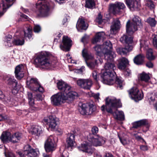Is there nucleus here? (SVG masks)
<instances>
[{"mask_svg":"<svg viewBox=\"0 0 157 157\" xmlns=\"http://www.w3.org/2000/svg\"><path fill=\"white\" fill-rule=\"evenodd\" d=\"M144 56L143 54H140L135 57L133 59L134 62L137 65L142 64L144 62Z\"/></svg>","mask_w":157,"mask_h":157,"instance_id":"nucleus-29","label":"nucleus"},{"mask_svg":"<svg viewBox=\"0 0 157 157\" xmlns=\"http://www.w3.org/2000/svg\"><path fill=\"white\" fill-rule=\"evenodd\" d=\"M4 154L6 157H10L9 149L5 146Z\"/></svg>","mask_w":157,"mask_h":157,"instance_id":"nucleus-55","label":"nucleus"},{"mask_svg":"<svg viewBox=\"0 0 157 157\" xmlns=\"http://www.w3.org/2000/svg\"><path fill=\"white\" fill-rule=\"evenodd\" d=\"M17 82L14 77H10V86H12V92L14 95L16 94L18 92V90L17 87Z\"/></svg>","mask_w":157,"mask_h":157,"instance_id":"nucleus-26","label":"nucleus"},{"mask_svg":"<svg viewBox=\"0 0 157 157\" xmlns=\"http://www.w3.org/2000/svg\"><path fill=\"white\" fill-rule=\"evenodd\" d=\"M21 133L17 132L10 136V141L13 143L18 142L22 137Z\"/></svg>","mask_w":157,"mask_h":157,"instance_id":"nucleus-32","label":"nucleus"},{"mask_svg":"<svg viewBox=\"0 0 157 157\" xmlns=\"http://www.w3.org/2000/svg\"><path fill=\"white\" fill-rule=\"evenodd\" d=\"M35 63L43 69L54 67L57 63L56 60L52 59V55L48 52H41L35 59Z\"/></svg>","mask_w":157,"mask_h":157,"instance_id":"nucleus-1","label":"nucleus"},{"mask_svg":"<svg viewBox=\"0 0 157 157\" xmlns=\"http://www.w3.org/2000/svg\"><path fill=\"white\" fill-rule=\"evenodd\" d=\"M37 80V79L35 78H31L29 80H27L26 84L28 88L30 89H36L34 88L33 85L36 84Z\"/></svg>","mask_w":157,"mask_h":157,"instance_id":"nucleus-34","label":"nucleus"},{"mask_svg":"<svg viewBox=\"0 0 157 157\" xmlns=\"http://www.w3.org/2000/svg\"><path fill=\"white\" fill-rule=\"evenodd\" d=\"M36 83V84L35 85L34 84L33 85V87L34 88H35L36 89H30L31 90L36 91H37V88L38 87V86H39V85L40 84L38 80L37 81Z\"/></svg>","mask_w":157,"mask_h":157,"instance_id":"nucleus-60","label":"nucleus"},{"mask_svg":"<svg viewBox=\"0 0 157 157\" xmlns=\"http://www.w3.org/2000/svg\"><path fill=\"white\" fill-rule=\"evenodd\" d=\"M41 30L40 26L39 25H35L34 27L33 30L35 33H38Z\"/></svg>","mask_w":157,"mask_h":157,"instance_id":"nucleus-51","label":"nucleus"},{"mask_svg":"<svg viewBox=\"0 0 157 157\" xmlns=\"http://www.w3.org/2000/svg\"><path fill=\"white\" fill-rule=\"evenodd\" d=\"M88 36L85 35L83 36L81 40V41L84 43L87 42Z\"/></svg>","mask_w":157,"mask_h":157,"instance_id":"nucleus-61","label":"nucleus"},{"mask_svg":"<svg viewBox=\"0 0 157 157\" xmlns=\"http://www.w3.org/2000/svg\"><path fill=\"white\" fill-rule=\"evenodd\" d=\"M137 25L133 24L128 20L126 24V30L127 33L130 35L132 34L133 33L137 30Z\"/></svg>","mask_w":157,"mask_h":157,"instance_id":"nucleus-19","label":"nucleus"},{"mask_svg":"<svg viewBox=\"0 0 157 157\" xmlns=\"http://www.w3.org/2000/svg\"><path fill=\"white\" fill-rule=\"evenodd\" d=\"M82 55L85 61L89 59L93 60L94 59L93 56L88 52L87 49L86 48H84L82 50Z\"/></svg>","mask_w":157,"mask_h":157,"instance_id":"nucleus-30","label":"nucleus"},{"mask_svg":"<svg viewBox=\"0 0 157 157\" xmlns=\"http://www.w3.org/2000/svg\"><path fill=\"white\" fill-rule=\"evenodd\" d=\"M35 98L37 100L40 101L42 100L43 98L42 97L41 94H36L35 96Z\"/></svg>","mask_w":157,"mask_h":157,"instance_id":"nucleus-54","label":"nucleus"},{"mask_svg":"<svg viewBox=\"0 0 157 157\" xmlns=\"http://www.w3.org/2000/svg\"><path fill=\"white\" fill-rule=\"evenodd\" d=\"M24 66L22 64L17 66L15 69L14 73L15 77L19 80H21L24 76Z\"/></svg>","mask_w":157,"mask_h":157,"instance_id":"nucleus-18","label":"nucleus"},{"mask_svg":"<svg viewBox=\"0 0 157 157\" xmlns=\"http://www.w3.org/2000/svg\"><path fill=\"white\" fill-rule=\"evenodd\" d=\"M10 38L9 36H6L5 39V43L6 46H9L10 43Z\"/></svg>","mask_w":157,"mask_h":157,"instance_id":"nucleus-59","label":"nucleus"},{"mask_svg":"<svg viewBox=\"0 0 157 157\" xmlns=\"http://www.w3.org/2000/svg\"><path fill=\"white\" fill-rule=\"evenodd\" d=\"M86 7L89 8H92L95 6V3L94 0H85Z\"/></svg>","mask_w":157,"mask_h":157,"instance_id":"nucleus-42","label":"nucleus"},{"mask_svg":"<svg viewBox=\"0 0 157 157\" xmlns=\"http://www.w3.org/2000/svg\"><path fill=\"white\" fill-rule=\"evenodd\" d=\"M36 7L39 10L40 15L42 16H47L49 10V0H40L36 4Z\"/></svg>","mask_w":157,"mask_h":157,"instance_id":"nucleus-8","label":"nucleus"},{"mask_svg":"<svg viewBox=\"0 0 157 157\" xmlns=\"http://www.w3.org/2000/svg\"><path fill=\"white\" fill-rule=\"evenodd\" d=\"M116 82L117 84V87H119L120 89L123 88V81L119 78H117Z\"/></svg>","mask_w":157,"mask_h":157,"instance_id":"nucleus-46","label":"nucleus"},{"mask_svg":"<svg viewBox=\"0 0 157 157\" xmlns=\"http://www.w3.org/2000/svg\"><path fill=\"white\" fill-rule=\"evenodd\" d=\"M67 95V96H66L65 94L59 92L53 95L51 98L52 103L55 105H59L65 102L69 103L77 96L78 94L72 91L69 92Z\"/></svg>","mask_w":157,"mask_h":157,"instance_id":"nucleus-2","label":"nucleus"},{"mask_svg":"<svg viewBox=\"0 0 157 157\" xmlns=\"http://www.w3.org/2000/svg\"><path fill=\"white\" fill-rule=\"evenodd\" d=\"M146 66L149 68H152L153 67V64L151 62H148L146 64Z\"/></svg>","mask_w":157,"mask_h":157,"instance_id":"nucleus-63","label":"nucleus"},{"mask_svg":"<svg viewBox=\"0 0 157 157\" xmlns=\"http://www.w3.org/2000/svg\"><path fill=\"white\" fill-rule=\"evenodd\" d=\"M88 26V24L85 23L82 18H79L78 19L76 25V28L78 31L82 32L83 30H86Z\"/></svg>","mask_w":157,"mask_h":157,"instance_id":"nucleus-21","label":"nucleus"},{"mask_svg":"<svg viewBox=\"0 0 157 157\" xmlns=\"http://www.w3.org/2000/svg\"><path fill=\"white\" fill-rule=\"evenodd\" d=\"M57 87L58 89L61 91V92L65 94V95L67 96V94L70 91L71 86L64 82L62 81H59L57 83Z\"/></svg>","mask_w":157,"mask_h":157,"instance_id":"nucleus-16","label":"nucleus"},{"mask_svg":"<svg viewBox=\"0 0 157 157\" xmlns=\"http://www.w3.org/2000/svg\"><path fill=\"white\" fill-rule=\"evenodd\" d=\"M98 59H95L94 60V62L93 61L88 62L87 60L85 61L87 66L90 69H93L95 68L96 67H98L99 62L101 64L102 63V60L100 58V56L97 57Z\"/></svg>","mask_w":157,"mask_h":157,"instance_id":"nucleus-24","label":"nucleus"},{"mask_svg":"<svg viewBox=\"0 0 157 157\" xmlns=\"http://www.w3.org/2000/svg\"><path fill=\"white\" fill-rule=\"evenodd\" d=\"M148 124L147 120H142L134 122L133 124V127L135 128H137L142 126L147 125Z\"/></svg>","mask_w":157,"mask_h":157,"instance_id":"nucleus-33","label":"nucleus"},{"mask_svg":"<svg viewBox=\"0 0 157 157\" xmlns=\"http://www.w3.org/2000/svg\"><path fill=\"white\" fill-rule=\"evenodd\" d=\"M103 49L102 50L105 59L108 61H112L113 59L116 56L114 52L112 51V44L109 40L105 42L102 45Z\"/></svg>","mask_w":157,"mask_h":157,"instance_id":"nucleus-6","label":"nucleus"},{"mask_svg":"<svg viewBox=\"0 0 157 157\" xmlns=\"http://www.w3.org/2000/svg\"><path fill=\"white\" fill-rule=\"evenodd\" d=\"M122 43H125V47L118 48L117 49L118 53L121 55L126 54L128 52L132 50V47L131 44L132 42V38L130 36L124 35L120 39Z\"/></svg>","mask_w":157,"mask_h":157,"instance_id":"nucleus-4","label":"nucleus"},{"mask_svg":"<svg viewBox=\"0 0 157 157\" xmlns=\"http://www.w3.org/2000/svg\"><path fill=\"white\" fill-rule=\"evenodd\" d=\"M98 127L95 126H94L91 129V132H92L91 134L93 135H95L98 132Z\"/></svg>","mask_w":157,"mask_h":157,"instance_id":"nucleus-53","label":"nucleus"},{"mask_svg":"<svg viewBox=\"0 0 157 157\" xmlns=\"http://www.w3.org/2000/svg\"><path fill=\"white\" fill-rule=\"evenodd\" d=\"M118 137L122 144L125 145L129 143L128 136L124 133L121 132L118 134Z\"/></svg>","mask_w":157,"mask_h":157,"instance_id":"nucleus-28","label":"nucleus"},{"mask_svg":"<svg viewBox=\"0 0 157 157\" xmlns=\"http://www.w3.org/2000/svg\"><path fill=\"white\" fill-rule=\"evenodd\" d=\"M132 22L140 28L142 27L143 25L141 22V19L138 16H135L132 20Z\"/></svg>","mask_w":157,"mask_h":157,"instance_id":"nucleus-37","label":"nucleus"},{"mask_svg":"<svg viewBox=\"0 0 157 157\" xmlns=\"http://www.w3.org/2000/svg\"><path fill=\"white\" fill-rule=\"evenodd\" d=\"M127 5L130 9L132 11L137 10L140 6V2L135 0L133 2H131L129 3H126Z\"/></svg>","mask_w":157,"mask_h":157,"instance_id":"nucleus-27","label":"nucleus"},{"mask_svg":"<svg viewBox=\"0 0 157 157\" xmlns=\"http://www.w3.org/2000/svg\"><path fill=\"white\" fill-rule=\"evenodd\" d=\"M124 74L126 77L130 76L131 75V71L129 69H127L124 71Z\"/></svg>","mask_w":157,"mask_h":157,"instance_id":"nucleus-52","label":"nucleus"},{"mask_svg":"<svg viewBox=\"0 0 157 157\" xmlns=\"http://www.w3.org/2000/svg\"><path fill=\"white\" fill-rule=\"evenodd\" d=\"M120 27L121 23L119 20L117 18L114 20L111 26L110 30L111 33V34L115 33L116 31L119 29Z\"/></svg>","mask_w":157,"mask_h":157,"instance_id":"nucleus-22","label":"nucleus"},{"mask_svg":"<svg viewBox=\"0 0 157 157\" xmlns=\"http://www.w3.org/2000/svg\"><path fill=\"white\" fill-rule=\"evenodd\" d=\"M37 91L42 93L44 91L43 87L41 86L40 84L39 85V86L37 88Z\"/></svg>","mask_w":157,"mask_h":157,"instance_id":"nucleus-62","label":"nucleus"},{"mask_svg":"<svg viewBox=\"0 0 157 157\" xmlns=\"http://www.w3.org/2000/svg\"><path fill=\"white\" fill-rule=\"evenodd\" d=\"M115 116H114L115 118L117 120L123 121L124 119V113L122 111H116L115 113Z\"/></svg>","mask_w":157,"mask_h":157,"instance_id":"nucleus-38","label":"nucleus"},{"mask_svg":"<svg viewBox=\"0 0 157 157\" xmlns=\"http://www.w3.org/2000/svg\"><path fill=\"white\" fill-rule=\"evenodd\" d=\"M78 148L79 150L89 154H92L93 153V150L88 149L87 145L85 144H82L81 147H78Z\"/></svg>","mask_w":157,"mask_h":157,"instance_id":"nucleus-39","label":"nucleus"},{"mask_svg":"<svg viewBox=\"0 0 157 157\" xmlns=\"http://www.w3.org/2000/svg\"><path fill=\"white\" fill-rule=\"evenodd\" d=\"M26 30H24V36L25 37H28L29 40H31L33 39V38L32 37L31 29L28 26L26 27Z\"/></svg>","mask_w":157,"mask_h":157,"instance_id":"nucleus-40","label":"nucleus"},{"mask_svg":"<svg viewBox=\"0 0 157 157\" xmlns=\"http://www.w3.org/2000/svg\"><path fill=\"white\" fill-rule=\"evenodd\" d=\"M0 99H4L6 101L7 99V98L3 94L2 92L0 90Z\"/></svg>","mask_w":157,"mask_h":157,"instance_id":"nucleus-58","label":"nucleus"},{"mask_svg":"<svg viewBox=\"0 0 157 157\" xmlns=\"http://www.w3.org/2000/svg\"><path fill=\"white\" fill-rule=\"evenodd\" d=\"M128 60L125 58H122L120 59L118 65V67L119 69L120 70L124 69L127 64H128Z\"/></svg>","mask_w":157,"mask_h":157,"instance_id":"nucleus-31","label":"nucleus"},{"mask_svg":"<svg viewBox=\"0 0 157 157\" xmlns=\"http://www.w3.org/2000/svg\"><path fill=\"white\" fill-rule=\"evenodd\" d=\"M89 142L88 145L97 147L100 146L104 144L105 141L104 138L98 135H94L90 133L87 136Z\"/></svg>","mask_w":157,"mask_h":157,"instance_id":"nucleus-7","label":"nucleus"},{"mask_svg":"<svg viewBox=\"0 0 157 157\" xmlns=\"http://www.w3.org/2000/svg\"><path fill=\"white\" fill-rule=\"evenodd\" d=\"M77 131L78 133L79 132L77 130H75L73 131V133H69L67 136L66 142L67 144V147H72L74 145V143L75 142L74 138L75 136H76L78 134L76 133Z\"/></svg>","mask_w":157,"mask_h":157,"instance_id":"nucleus-20","label":"nucleus"},{"mask_svg":"<svg viewBox=\"0 0 157 157\" xmlns=\"http://www.w3.org/2000/svg\"><path fill=\"white\" fill-rule=\"evenodd\" d=\"M71 42L72 40L70 38L67 36H63L62 40L63 45L61 44L60 48L63 51H69L72 46Z\"/></svg>","mask_w":157,"mask_h":157,"instance_id":"nucleus-14","label":"nucleus"},{"mask_svg":"<svg viewBox=\"0 0 157 157\" xmlns=\"http://www.w3.org/2000/svg\"><path fill=\"white\" fill-rule=\"evenodd\" d=\"M125 6L123 3L116 2L114 3L110 4L109 10L110 13L113 14L119 13L121 10L125 8Z\"/></svg>","mask_w":157,"mask_h":157,"instance_id":"nucleus-11","label":"nucleus"},{"mask_svg":"<svg viewBox=\"0 0 157 157\" xmlns=\"http://www.w3.org/2000/svg\"><path fill=\"white\" fill-rule=\"evenodd\" d=\"M92 76L94 79L95 81H98V73L96 70H94L93 71L92 73Z\"/></svg>","mask_w":157,"mask_h":157,"instance_id":"nucleus-50","label":"nucleus"},{"mask_svg":"<svg viewBox=\"0 0 157 157\" xmlns=\"http://www.w3.org/2000/svg\"><path fill=\"white\" fill-rule=\"evenodd\" d=\"M24 153L28 157H36L39 152L37 149H33L31 148L30 145L27 144L24 147Z\"/></svg>","mask_w":157,"mask_h":157,"instance_id":"nucleus-17","label":"nucleus"},{"mask_svg":"<svg viewBox=\"0 0 157 157\" xmlns=\"http://www.w3.org/2000/svg\"><path fill=\"white\" fill-rule=\"evenodd\" d=\"M146 57L150 60L155 59V56L153 54V51L150 48L147 50L146 53Z\"/></svg>","mask_w":157,"mask_h":157,"instance_id":"nucleus-41","label":"nucleus"},{"mask_svg":"<svg viewBox=\"0 0 157 157\" xmlns=\"http://www.w3.org/2000/svg\"><path fill=\"white\" fill-rule=\"evenodd\" d=\"M0 99H4L6 101L7 99V98L3 94L2 92L0 90Z\"/></svg>","mask_w":157,"mask_h":157,"instance_id":"nucleus-57","label":"nucleus"},{"mask_svg":"<svg viewBox=\"0 0 157 157\" xmlns=\"http://www.w3.org/2000/svg\"><path fill=\"white\" fill-rule=\"evenodd\" d=\"M56 144L52 136L48 137L45 141L44 148L47 152L52 151L56 149Z\"/></svg>","mask_w":157,"mask_h":157,"instance_id":"nucleus-12","label":"nucleus"},{"mask_svg":"<svg viewBox=\"0 0 157 157\" xmlns=\"http://www.w3.org/2000/svg\"><path fill=\"white\" fill-rule=\"evenodd\" d=\"M0 139L4 144H7L10 141V132L5 131L2 132L0 136Z\"/></svg>","mask_w":157,"mask_h":157,"instance_id":"nucleus-25","label":"nucleus"},{"mask_svg":"<svg viewBox=\"0 0 157 157\" xmlns=\"http://www.w3.org/2000/svg\"><path fill=\"white\" fill-rule=\"evenodd\" d=\"M58 119L53 116H49L48 117L45 118L43 119L44 123L48 124L50 128L52 129L55 128L57 125Z\"/></svg>","mask_w":157,"mask_h":157,"instance_id":"nucleus-15","label":"nucleus"},{"mask_svg":"<svg viewBox=\"0 0 157 157\" xmlns=\"http://www.w3.org/2000/svg\"><path fill=\"white\" fill-rule=\"evenodd\" d=\"M105 105H103L101 107V110L103 112L106 110L108 113L112 114L113 113L112 109L111 108L108 107H119L121 106V103L120 100H117L115 98H107L105 99Z\"/></svg>","mask_w":157,"mask_h":157,"instance_id":"nucleus-5","label":"nucleus"},{"mask_svg":"<svg viewBox=\"0 0 157 157\" xmlns=\"http://www.w3.org/2000/svg\"><path fill=\"white\" fill-rule=\"evenodd\" d=\"M95 21L99 24H101L103 22V20L102 19V16L100 13L98 14V17H97L95 20Z\"/></svg>","mask_w":157,"mask_h":157,"instance_id":"nucleus-48","label":"nucleus"},{"mask_svg":"<svg viewBox=\"0 0 157 157\" xmlns=\"http://www.w3.org/2000/svg\"><path fill=\"white\" fill-rule=\"evenodd\" d=\"M44 131V128L41 126L35 125L32 127L30 132L32 135L39 136L43 133Z\"/></svg>","mask_w":157,"mask_h":157,"instance_id":"nucleus-23","label":"nucleus"},{"mask_svg":"<svg viewBox=\"0 0 157 157\" xmlns=\"http://www.w3.org/2000/svg\"><path fill=\"white\" fill-rule=\"evenodd\" d=\"M102 45H97L94 47L95 51L96 52L97 54L98 55H101V53H102V50L103 49Z\"/></svg>","mask_w":157,"mask_h":157,"instance_id":"nucleus-43","label":"nucleus"},{"mask_svg":"<svg viewBox=\"0 0 157 157\" xmlns=\"http://www.w3.org/2000/svg\"><path fill=\"white\" fill-rule=\"evenodd\" d=\"M96 109V106L93 104L88 105L85 104H82L79 108L80 113L83 115H89L92 114Z\"/></svg>","mask_w":157,"mask_h":157,"instance_id":"nucleus-9","label":"nucleus"},{"mask_svg":"<svg viewBox=\"0 0 157 157\" xmlns=\"http://www.w3.org/2000/svg\"><path fill=\"white\" fill-rule=\"evenodd\" d=\"M146 5L147 6L151 9H152L154 7V5L152 2H149L147 3Z\"/></svg>","mask_w":157,"mask_h":157,"instance_id":"nucleus-56","label":"nucleus"},{"mask_svg":"<svg viewBox=\"0 0 157 157\" xmlns=\"http://www.w3.org/2000/svg\"><path fill=\"white\" fill-rule=\"evenodd\" d=\"M139 78L142 81L148 82L150 79V77L148 74L143 72L140 74Z\"/></svg>","mask_w":157,"mask_h":157,"instance_id":"nucleus-36","label":"nucleus"},{"mask_svg":"<svg viewBox=\"0 0 157 157\" xmlns=\"http://www.w3.org/2000/svg\"><path fill=\"white\" fill-rule=\"evenodd\" d=\"M147 22L151 26H155L156 23V21L154 18H149L147 19Z\"/></svg>","mask_w":157,"mask_h":157,"instance_id":"nucleus-44","label":"nucleus"},{"mask_svg":"<svg viewBox=\"0 0 157 157\" xmlns=\"http://www.w3.org/2000/svg\"><path fill=\"white\" fill-rule=\"evenodd\" d=\"M4 4L3 3H0V17L3 14V13L6 11V7H3Z\"/></svg>","mask_w":157,"mask_h":157,"instance_id":"nucleus-47","label":"nucleus"},{"mask_svg":"<svg viewBox=\"0 0 157 157\" xmlns=\"http://www.w3.org/2000/svg\"><path fill=\"white\" fill-rule=\"evenodd\" d=\"M13 43L17 45H21L24 44V40L23 39L21 40L19 39L16 40L13 42Z\"/></svg>","mask_w":157,"mask_h":157,"instance_id":"nucleus-45","label":"nucleus"},{"mask_svg":"<svg viewBox=\"0 0 157 157\" xmlns=\"http://www.w3.org/2000/svg\"><path fill=\"white\" fill-rule=\"evenodd\" d=\"M76 82L78 86L85 90H90L93 84L92 80L88 79L79 78Z\"/></svg>","mask_w":157,"mask_h":157,"instance_id":"nucleus-13","label":"nucleus"},{"mask_svg":"<svg viewBox=\"0 0 157 157\" xmlns=\"http://www.w3.org/2000/svg\"><path fill=\"white\" fill-rule=\"evenodd\" d=\"M104 35L105 33L103 32L98 33L96 34L95 37L92 40V43L94 44L98 42L101 39L104 38Z\"/></svg>","mask_w":157,"mask_h":157,"instance_id":"nucleus-35","label":"nucleus"},{"mask_svg":"<svg viewBox=\"0 0 157 157\" xmlns=\"http://www.w3.org/2000/svg\"><path fill=\"white\" fill-rule=\"evenodd\" d=\"M104 68L105 72L101 76V81L105 84L112 85L115 82L113 72L116 69L115 65L113 63L108 62L105 64Z\"/></svg>","mask_w":157,"mask_h":157,"instance_id":"nucleus-3","label":"nucleus"},{"mask_svg":"<svg viewBox=\"0 0 157 157\" xmlns=\"http://www.w3.org/2000/svg\"><path fill=\"white\" fill-rule=\"evenodd\" d=\"M130 97L136 101L141 100L143 97L142 92L140 91L136 87H132L128 91Z\"/></svg>","mask_w":157,"mask_h":157,"instance_id":"nucleus-10","label":"nucleus"},{"mask_svg":"<svg viewBox=\"0 0 157 157\" xmlns=\"http://www.w3.org/2000/svg\"><path fill=\"white\" fill-rule=\"evenodd\" d=\"M3 3L4 4L3 7L6 8V10L9 8L10 5V0H5L4 1H2L0 3Z\"/></svg>","mask_w":157,"mask_h":157,"instance_id":"nucleus-49","label":"nucleus"},{"mask_svg":"<svg viewBox=\"0 0 157 157\" xmlns=\"http://www.w3.org/2000/svg\"><path fill=\"white\" fill-rule=\"evenodd\" d=\"M140 149L143 151H146L148 150V148L147 146L141 145L140 146Z\"/></svg>","mask_w":157,"mask_h":157,"instance_id":"nucleus-64","label":"nucleus"}]
</instances>
